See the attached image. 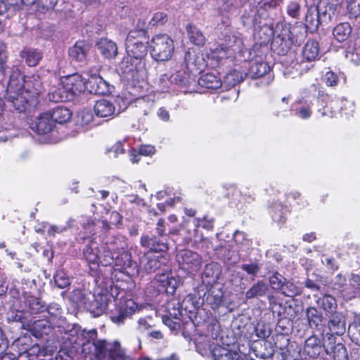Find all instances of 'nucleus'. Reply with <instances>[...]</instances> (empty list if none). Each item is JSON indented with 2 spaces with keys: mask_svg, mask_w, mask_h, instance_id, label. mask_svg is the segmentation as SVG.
Here are the masks:
<instances>
[{
  "mask_svg": "<svg viewBox=\"0 0 360 360\" xmlns=\"http://www.w3.org/2000/svg\"><path fill=\"white\" fill-rule=\"evenodd\" d=\"M167 21V15L163 12H157L154 13L149 24L152 26L162 25Z\"/></svg>",
  "mask_w": 360,
  "mask_h": 360,
  "instance_id": "nucleus-57",
  "label": "nucleus"
},
{
  "mask_svg": "<svg viewBox=\"0 0 360 360\" xmlns=\"http://www.w3.org/2000/svg\"><path fill=\"white\" fill-rule=\"evenodd\" d=\"M308 324L311 329H318L323 322V316L316 307H309L305 311Z\"/></svg>",
  "mask_w": 360,
  "mask_h": 360,
  "instance_id": "nucleus-28",
  "label": "nucleus"
},
{
  "mask_svg": "<svg viewBox=\"0 0 360 360\" xmlns=\"http://www.w3.org/2000/svg\"><path fill=\"white\" fill-rule=\"evenodd\" d=\"M7 86L4 90L6 98L12 103L20 112L26 110V104L32 103L41 92L42 83L39 77L33 76L25 80L24 76L15 66L8 70Z\"/></svg>",
  "mask_w": 360,
  "mask_h": 360,
  "instance_id": "nucleus-1",
  "label": "nucleus"
},
{
  "mask_svg": "<svg viewBox=\"0 0 360 360\" xmlns=\"http://www.w3.org/2000/svg\"><path fill=\"white\" fill-rule=\"evenodd\" d=\"M235 242L241 246H249L250 245V240L247 238L245 233L236 231L233 235Z\"/></svg>",
  "mask_w": 360,
  "mask_h": 360,
  "instance_id": "nucleus-59",
  "label": "nucleus"
},
{
  "mask_svg": "<svg viewBox=\"0 0 360 360\" xmlns=\"http://www.w3.org/2000/svg\"><path fill=\"white\" fill-rule=\"evenodd\" d=\"M22 57L25 58V62L29 66L34 67L36 66L42 58V54L37 50L29 49L23 52Z\"/></svg>",
  "mask_w": 360,
  "mask_h": 360,
  "instance_id": "nucleus-43",
  "label": "nucleus"
},
{
  "mask_svg": "<svg viewBox=\"0 0 360 360\" xmlns=\"http://www.w3.org/2000/svg\"><path fill=\"white\" fill-rule=\"evenodd\" d=\"M48 97L49 101L54 103L71 101V94L67 93L62 83H58L57 86H52L49 90Z\"/></svg>",
  "mask_w": 360,
  "mask_h": 360,
  "instance_id": "nucleus-26",
  "label": "nucleus"
},
{
  "mask_svg": "<svg viewBox=\"0 0 360 360\" xmlns=\"http://www.w3.org/2000/svg\"><path fill=\"white\" fill-rule=\"evenodd\" d=\"M110 296L115 302V309L110 316L111 321L117 324H121L130 317L137 309V304L131 299L124 297L125 292L117 285H111Z\"/></svg>",
  "mask_w": 360,
  "mask_h": 360,
  "instance_id": "nucleus-3",
  "label": "nucleus"
},
{
  "mask_svg": "<svg viewBox=\"0 0 360 360\" xmlns=\"http://www.w3.org/2000/svg\"><path fill=\"white\" fill-rule=\"evenodd\" d=\"M349 283L350 285L354 288V292L356 295H360V276L352 274L349 279Z\"/></svg>",
  "mask_w": 360,
  "mask_h": 360,
  "instance_id": "nucleus-64",
  "label": "nucleus"
},
{
  "mask_svg": "<svg viewBox=\"0 0 360 360\" xmlns=\"http://www.w3.org/2000/svg\"><path fill=\"white\" fill-rule=\"evenodd\" d=\"M287 13L292 18H298L300 13V4L296 1L290 2L287 6Z\"/></svg>",
  "mask_w": 360,
  "mask_h": 360,
  "instance_id": "nucleus-58",
  "label": "nucleus"
},
{
  "mask_svg": "<svg viewBox=\"0 0 360 360\" xmlns=\"http://www.w3.org/2000/svg\"><path fill=\"white\" fill-rule=\"evenodd\" d=\"M221 273V269L217 262H210L205 266L201 275L202 283L205 288L217 284V282Z\"/></svg>",
  "mask_w": 360,
  "mask_h": 360,
  "instance_id": "nucleus-11",
  "label": "nucleus"
},
{
  "mask_svg": "<svg viewBox=\"0 0 360 360\" xmlns=\"http://www.w3.org/2000/svg\"><path fill=\"white\" fill-rule=\"evenodd\" d=\"M348 333L351 340L360 346V323L353 322L349 326Z\"/></svg>",
  "mask_w": 360,
  "mask_h": 360,
  "instance_id": "nucleus-50",
  "label": "nucleus"
},
{
  "mask_svg": "<svg viewBox=\"0 0 360 360\" xmlns=\"http://www.w3.org/2000/svg\"><path fill=\"white\" fill-rule=\"evenodd\" d=\"M163 260L165 261L166 258L162 256L158 257L151 253L146 254L141 257L140 265L143 270L148 274H150L160 268L164 263Z\"/></svg>",
  "mask_w": 360,
  "mask_h": 360,
  "instance_id": "nucleus-15",
  "label": "nucleus"
},
{
  "mask_svg": "<svg viewBox=\"0 0 360 360\" xmlns=\"http://www.w3.org/2000/svg\"><path fill=\"white\" fill-rule=\"evenodd\" d=\"M158 281L167 294L173 295L175 292L178 285V281L176 278L169 277L168 274H162L159 276Z\"/></svg>",
  "mask_w": 360,
  "mask_h": 360,
  "instance_id": "nucleus-37",
  "label": "nucleus"
},
{
  "mask_svg": "<svg viewBox=\"0 0 360 360\" xmlns=\"http://www.w3.org/2000/svg\"><path fill=\"white\" fill-rule=\"evenodd\" d=\"M54 123L49 113L41 114L37 121L32 124V129L39 134L49 133L53 127Z\"/></svg>",
  "mask_w": 360,
  "mask_h": 360,
  "instance_id": "nucleus-17",
  "label": "nucleus"
},
{
  "mask_svg": "<svg viewBox=\"0 0 360 360\" xmlns=\"http://www.w3.org/2000/svg\"><path fill=\"white\" fill-rule=\"evenodd\" d=\"M198 295L199 299H202V303L205 301L212 308H216L220 306L223 302L224 291L221 286L216 284L206 288L205 291L198 290Z\"/></svg>",
  "mask_w": 360,
  "mask_h": 360,
  "instance_id": "nucleus-6",
  "label": "nucleus"
},
{
  "mask_svg": "<svg viewBox=\"0 0 360 360\" xmlns=\"http://www.w3.org/2000/svg\"><path fill=\"white\" fill-rule=\"evenodd\" d=\"M127 56L119 65L120 70L127 80L139 82L146 76V56L148 46L141 40L125 42Z\"/></svg>",
  "mask_w": 360,
  "mask_h": 360,
  "instance_id": "nucleus-2",
  "label": "nucleus"
},
{
  "mask_svg": "<svg viewBox=\"0 0 360 360\" xmlns=\"http://www.w3.org/2000/svg\"><path fill=\"white\" fill-rule=\"evenodd\" d=\"M167 309L169 316L177 321H180L184 316V312H186V309H183L180 302L176 300L169 301Z\"/></svg>",
  "mask_w": 360,
  "mask_h": 360,
  "instance_id": "nucleus-39",
  "label": "nucleus"
},
{
  "mask_svg": "<svg viewBox=\"0 0 360 360\" xmlns=\"http://www.w3.org/2000/svg\"><path fill=\"white\" fill-rule=\"evenodd\" d=\"M352 32V27L348 22L338 25L333 29V36L340 42L345 41Z\"/></svg>",
  "mask_w": 360,
  "mask_h": 360,
  "instance_id": "nucleus-40",
  "label": "nucleus"
},
{
  "mask_svg": "<svg viewBox=\"0 0 360 360\" xmlns=\"http://www.w3.org/2000/svg\"><path fill=\"white\" fill-rule=\"evenodd\" d=\"M94 350L96 357L100 360L106 358L108 360H136L127 354L125 349L117 340L108 342L105 340H100L96 343Z\"/></svg>",
  "mask_w": 360,
  "mask_h": 360,
  "instance_id": "nucleus-4",
  "label": "nucleus"
},
{
  "mask_svg": "<svg viewBox=\"0 0 360 360\" xmlns=\"http://www.w3.org/2000/svg\"><path fill=\"white\" fill-rule=\"evenodd\" d=\"M7 60L6 45L4 42H0V74L3 76H5L9 70L6 65Z\"/></svg>",
  "mask_w": 360,
  "mask_h": 360,
  "instance_id": "nucleus-48",
  "label": "nucleus"
},
{
  "mask_svg": "<svg viewBox=\"0 0 360 360\" xmlns=\"http://www.w3.org/2000/svg\"><path fill=\"white\" fill-rule=\"evenodd\" d=\"M28 329L37 338L49 335L52 330L50 322L46 319L34 321L31 325H28Z\"/></svg>",
  "mask_w": 360,
  "mask_h": 360,
  "instance_id": "nucleus-21",
  "label": "nucleus"
},
{
  "mask_svg": "<svg viewBox=\"0 0 360 360\" xmlns=\"http://www.w3.org/2000/svg\"><path fill=\"white\" fill-rule=\"evenodd\" d=\"M287 212L288 208L278 202H274L269 207V212L273 220L278 224H283L285 221Z\"/></svg>",
  "mask_w": 360,
  "mask_h": 360,
  "instance_id": "nucleus-33",
  "label": "nucleus"
},
{
  "mask_svg": "<svg viewBox=\"0 0 360 360\" xmlns=\"http://www.w3.org/2000/svg\"><path fill=\"white\" fill-rule=\"evenodd\" d=\"M198 84L203 88L217 89L222 85V82L213 73H205L198 79Z\"/></svg>",
  "mask_w": 360,
  "mask_h": 360,
  "instance_id": "nucleus-30",
  "label": "nucleus"
},
{
  "mask_svg": "<svg viewBox=\"0 0 360 360\" xmlns=\"http://www.w3.org/2000/svg\"><path fill=\"white\" fill-rule=\"evenodd\" d=\"M319 48L317 41L309 40L303 47L302 56L307 61L315 60L319 55Z\"/></svg>",
  "mask_w": 360,
  "mask_h": 360,
  "instance_id": "nucleus-35",
  "label": "nucleus"
},
{
  "mask_svg": "<svg viewBox=\"0 0 360 360\" xmlns=\"http://www.w3.org/2000/svg\"><path fill=\"white\" fill-rule=\"evenodd\" d=\"M140 243L142 247L151 252H166L169 248L166 236L159 235H143Z\"/></svg>",
  "mask_w": 360,
  "mask_h": 360,
  "instance_id": "nucleus-9",
  "label": "nucleus"
},
{
  "mask_svg": "<svg viewBox=\"0 0 360 360\" xmlns=\"http://www.w3.org/2000/svg\"><path fill=\"white\" fill-rule=\"evenodd\" d=\"M117 248H119L116 243H105L102 245V252L100 256V262L103 266H110L114 262Z\"/></svg>",
  "mask_w": 360,
  "mask_h": 360,
  "instance_id": "nucleus-23",
  "label": "nucleus"
},
{
  "mask_svg": "<svg viewBox=\"0 0 360 360\" xmlns=\"http://www.w3.org/2000/svg\"><path fill=\"white\" fill-rule=\"evenodd\" d=\"M49 114L53 123L58 124L66 122L70 119L72 115L70 110L63 106H57Z\"/></svg>",
  "mask_w": 360,
  "mask_h": 360,
  "instance_id": "nucleus-34",
  "label": "nucleus"
},
{
  "mask_svg": "<svg viewBox=\"0 0 360 360\" xmlns=\"http://www.w3.org/2000/svg\"><path fill=\"white\" fill-rule=\"evenodd\" d=\"M179 257L182 262L188 265V267L192 270H198L201 265V257L197 252L192 250H184L179 254Z\"/></svg>",
  "mask_w": 360,
  "mask_h": 360,
  "instance_id": "nucleus-22",
  "label": "nucleus"
},
{
  "mask_svg": "<svg viewBox=\"0 0 360 360\" xmlns=\"http://www.w3.org/2000/svg\"><path fill=\"white\" fill-rule=\"evenodd\" d=\"M98 245L96 242L91 241L83 250V255L86 262L93 265H98L100 262V256Z\"/></svg>",
  "mask_w": 360,
  "mask_h": 360,
  "instance_id": "nucleus-32",
  "label": "nucleus"
},
{
  "mask_svg": "<svg viewBox=\"0 0 360 360\" xmlns=\"http://www.w3.org/2000/svg\"><path fill=\"white\" fill-rule=\"evenodd\" d=\"M213 218H208L205 216L202 218H195L193 220V223L195 224V229L193 230V233L192 234L190 231H188V236H186V239L190 241L193 238H197V234L198 233V229L201 226L207 230H212L213 224H214Z\"/></svg>",
  "mask_w": 360,
  "mask_h": 360,
  "instance_id": "nucleus-31",
  "label": "nucleus"
},
{
  "mask_svg": "<svg viewBox=\"0 0 360 360\" xmlns=\"http://www.w3.org/2000/svg\"><path fill=\"white\" fill-rule=\"evenodd\" d=\"M89 51V46L84 41H79L70 48L69 56L72 60L78 63H84L87 53Z\"/></svg>",
  "mask_w": 360,
  "mask_h": 360,
  "instance_id": "nucleus-16",
  "label": "nucleus"
},
{
  "mask_svg": "<svg viewBox=\"0 0 360 360\" xmlns=\"http://www.w3.org/2000/svg\"><path fill=\"white\" fill-rule=\"evenodd\" d=\"M186 30L188 38L193 44L197 46H202L205 44V37L196 26L188 24L186 26Z\"/></svg>",
  "mask_w": 360,
  "mask_h": 360,
  "instance_id": "nucleus-36",
  "label": "nucleus"
},
{
  "mask_svg": "<svg viewBox=\"0 0 360 360\" xmlns=\"http://www.w3.org/2000/svg\"><path fill=\"white\" fill-rule=\"evenodd\" d=\"M269 70L270 67L268 63L255 60L251 62L246 75L253 79L259 78L265 75Z\"/></svg>",
  "mask_w": 360,
  "mask_h": 360,
  "instance_id": "nucleus-27",
  "label": "nucleus"
},
{
  "mask_svg": "<svg viewBox=\"0 0 360 360\" xmlns=\"http://www.w3.org/2000/svg\"><path fill=\"white\" fill-rule=\"evenodd\" d=\"M101 54L107 59H112L117 55V46L113 41L104 38L101 39L96 44Z\"/></svg>",
  "mask_w": 360,
  "mask_h": 360,
  "instance_id": "nucleus-19",
  "label": "nucleus"
},
{
  "mask_svg": "<svg viewBox=\"0 0 360 360\" xmlns=\"http://www.w3.org/2000/svg\"><path fill=\"white\" fill-rule=\"evenodd\" d=\"M288 30H283L281 34H277L271 41V49L278 55H285L292 45Z\"/></svg>",
  "mask_w": 360,
  "mask_h": 360,
  "instance_id": "nucleus-14",
  "label": "nucleus"
},
{
  "mask_svg": "<svg viewBox=\"0 0 360 360\" xmlns=\"http://www.w3.org/2000/svg\"><path fill=\"white\" fill-rule=\"evenodd\" d=\"M322 347L320 339L316 335H311L305 341L304 352L309 357L316 358L321 353Z\"/></svg>",
  "mask_w": 360,
  "mask_h": 360,
  "instance_id": "nucleus-24",
  "label": "nucleus"
},
{
  "mask_svg": "<svg viewBox=\"0 0 360 360\" xmlns=\"http://www.w3.org/2000/svg\"><path fill=\"white\" fill-rule=\"evenodd\" d=\"M30 341V338L25 336L23 338H20L15 340V343L16 345H25V347L23 348L24 351L20 353L16 360H30L27 352V350L30 347V344L27 343Z\"/></svg>",
  "mask_w": 360,
  "mask_h": 360,
  "instance_id": "nucleus-53",
  "label": "nucleus"
},
{
  "mask_svg": "<svg viewBox=\"0 0 360 360\" xmlns=\"http://www.w3.org/2000/svg\"><path fill=\"white\" fill-rule=\"evenodd\" d=\"M146 34V27L144 22L139 21L137 27L129 31L128 33L125 42L136 41L140 40L142 37H144Z\"/></svg>",
  "mask_w": 360,
  "mask_h": 360,
  "instance_id": "nucleus-42",
  "label": "nucleus"
},
{
  "mask_svg": "<svg viewBox=\"0 0 360 360\" xmlns=\"http://www.w3.org/2000/svg\"><path fill=\"white\" fill-rule=\"evenodd\" d=\"M285 278L281 274L275 272L269 277V283L276 291H280L285 281Z\"/></svg>",
  "mask_w": 360,
  "mask_h": 360,
  "instance_id": "nucleus-52",
  "label": "nucleus"
},
{
  "mask_svg": "<svg viewBox=\"0 0 360 360\" xmlns=\"http://www.w3.org/2000/svg\"><path fill=\"white\" fill-rule=\"evenodd\" d=\"M91 298L88 310L94 314V316H98L107 310L109 302L111 301L106 293H98L93 295Z\"/></svg>",
  "mask_w": 360,
  "mask_h": 360,
  "instance_id": "nucleus-12",
  "label": "nucleus"
},
{
  "mask_svg": "<svg viewBox=\"0 0 360 360\" xmlns=\"http://www.w3.org/2000/svg\"><path fill=\"white\" fill-rule=\"evenodd\" d=\"M240 269L245 271L250 276L252 281L257 276L258 273L260 271V266L257 262H249L243 264L240 266Z\"/></svg>",
  "mask_w": 360,
  "mask_h": 360,
  "instance_id": "nucleus-49",
  "label": "nucleus"
},
{
  "mask_svg": "<svg viewBox=\"0 0 360 360\" xmlns=\"http://www.w3.org/2000/svg\"><path fill=\"white\" fill-rule=\"evenodd\" d=\"M82 331L83 329H82L81 326L77 324H72L68 326V328L65 333L72 338L75 337L76 339L74 340V342L76 344H79Z\"/></svg>",
  "mask_w": 360,
  "mask_h": 360,
  "instance_id": "nucleus-56",
  "label": "nucleus"
},
{
  "mask_svg": "<svg viewBox=\"0 0 360 360\" xmlns=\"http://www.w3.org/2000/svg\"><path fill=\"white\" fill-rule=\"evenodd\" d=\"M97 335L98 333L96 329L83 330L78 344L82 345V352L84 354H92L96 356L94 347L96 343L99 340H96Z\"/></svg>",
  "mask_w": 360,
  "mask_h": 360,
  "instance_id": "nucleus-13",
  "label": "nucleus"
},
{
  "mask_svg": "<svg viewBox=\"0 0 360 360\" xmlns=\"http://www.w3.org/2000/svg\"><path fill=\"white\" fill-rule=\"evenodd\" d=\"M117 270H122L131 266V255L125 251L122 247L117 248V252L113 264Z\"/></svg>",
  "mask_w": 360,
  "mask_h": 360,
  "instance_id": "nucleus-25",
  "label": "nucleus"
},
{
  "mask_svg": "<svg viewBox=\"0 0 360 360\" xmlns=\"http://www.w3.org/2000/svg\"><path fill=\"white\" fill-rule=\"evenodd\" d=\"M94 112L100 117H112L115 112V106L111 100L101 99L94 105Z\"/></svg>",
  "mask_w": 360,
  "mask_h": 360,
  "instance_id": "nucleus-20",
  "label": "nucleus"
},
{
  "mask_svg": "<svg viewBox=\"0 0 360 360\" xmlns=\"http://www.w3.org/2000/svg\"><path fill=\"white\" fill-rule=\"evenodd\" d=\"M268 291V285L263 281H258L245 292V298L247 300L259 298L265 296Z\"/></svg>",
  "mask_w": 360,
  "mask_h": 360,
  "instance_id": "nucleus-29",
  "label": "nucleus"
},
{
  "mask_svg": "<svg viewBox=\"0 0 360 360\" xmlns=\"http://www.w3.org/2000/svg\"><path fill=\"white\" fill-rule=\"evenodd\" d=\"M255 332L257 337L263 339L269 338L271 333L269 326L259 323L255 328Z\"/></svg>",
  "mask_w": 360,
  "mask_h": 360,
  "instance_id": "nucleus-60",
  "label": "nucleus"
},
{
  "mask_svg": "<svg viewBox=\"0 0 360 360\" xmlns=\"http://www.w3.org/2000/svg\"><path fill=\"white\" fill-rule=\"evenodd\" d=\"M319 13L316 9L308 10L306 17V27L307 29L316 30L319 23Z\"/></svg>",
  "mask_w": 360,
  "mask_h": 360,
  "instance_id": "nucleus-45",
  "label": "nucleus"
},
{
  "mask_svg": "<svg viewBox=\"0 0 360 360\" xmlns=\"http://www.w3.org/2000/svg\"><path fill=\"white\" fill-rule=\"evenodd\" d=\"M45 311L53 319H60L63 314V309L57 303H51L46 306Z\"/></svg>",
  "mask_w": 360,
  "mask_h": 360,
  "instance_id": "nucleus-54",
  "label": "nucleus"
},
{
  "mask_svg": "<svg viewBox=\"0 0 360 360\" xmlns=\"http://www.w3.org/2000/svg\"><path fill=\"white\" fill-rule=\"evenodd\" d=\"M54 281L59 288H65L70 285V278L63 270H58L54 275Z\"/></svg>",
  "mask_w": 360,
  "mask_h": 360,
  "instance_id": "nucleus-51",
  "label": "nucleus"
},
{
  "mask_svg": "<svg viewBox=\"0 0 360 360\" xmlns=\"http://www.w3.org/2000/svg\"><path fill=\"white\" fill-rule=\"evenodd\" d=\"M26 304L31 314H37L45 311L46 304L39 298L29 296L26 299Z\"/></svg>",
  "mask_w": 360,
  "mask_h": 360,
  "instance_id": "nucleus-41",
  "label": "nucleus"
},
{
  "mask_svg": "<svg viewBox=\"0 0 360 360\" xmlns=\"http://www.w3.org/2000/svg\"><path fill=\"white\" fill-rule=\"evenodd\" d=\"M324 80L328 86H334L338 84V77L333 72L328 71L324 76Z\"/></svg>",
  "mask_w": 360,
  "mask_h": 360,
  "instance_id": "nucleus-62",
  "label": "nucleus"
},
{
  "mask_svg": "<svg viewBox=\"0 0 360 360\" xmlns=\"http://www.w3.org/2000/svg\"><path fill=\"white\" fill-rule=\"evenodd\" d=\"M328 316V324L329 333L326 336L330 340L333 335H342L346 331V319L344 314L338 311Z\"/></svg>",
  "mask_w": 360,
  "mask_h": 360,
  "instance_id": "nucleus-8",
  "label": "nucleus"
},
{
  "mask_svg": "<svg viewBox=\"0 0 360 360\" xmlns=\"http://www.w3.org/2000/svg\"><path fill=\"white\" fill-rule=\"evenodd\" d=\"M311 109L309 104L302 105L295 110V114L296 116L301 119H309L311 115Z\"/></svg>",
  "mask_w": 360,
  "mask_h": 360,
  "instance_id": "nucleus-55",
  "label": "nucleus"
},
{
  "mask_svg": "<svg viewBox=\"0 0 360 360\" xmlns=\"http://www.w3.org/2000/svg\"><path fill=\"white\" fill-rule=\"evenodd\" d=\"M86 90L91 94L104 95L110 92V84L99 75H90L89 78L86 81Z\"/></svg>",
  "mask_w": 360,
  "mask_h": 360,
  "instance_id": "nucleus-10",
  "label": "nucleus"
},
{
  "mask_svg": "<svg viewBox=\"0 0 360 360\" xmlns=\"http://www.w3.org/2000/svg\"><path fill=\"white\" fill-rule=\"evenodd\" d=\"M8 319L10 321L21 323L22 326H24L25 323V318L22 311H12L10 314H8Z\"/></svg>",
  "mask_w": 360,
  "mask_h": 360,
  "instance_id": "nucleus-61",
  "label": "nucleus"
},
{
  "mask_svg": "<svg viewBox=\"0 0 360 360\" xmlns=\"http://www.w3.org/2000/svg\"><path fill=\"white\" fill-rule=\"evenodd\" d=\"M171 84H176L179 86H187L189 84V78L185 71H177L169 77Z\"/></svg>",
  "mask_w": 360,
  "mask_h": 360,
  "instance_id": "nucleus-44",
  "label": "nucleus"
},
{
  "mask_svg": "<svg viewBox=\"0 0 360 360\" xmlns=\"http://www.w3.org/2000/svg\"><path fill=\"white\" fill-rule=\"evenodd\" d=\"M340 110L346 117L352 116L354 110V104L352 101H346L341 106Z\"/></svg>",
  "mask_w": 360,
  "mask_h": 360,
  "instance_id": "nucleus-63",
  "label": "nucleus"
},
{
  "mask_svg": "<svg viewBox=\"0 0 360 360\" xmlns=\"http://www.w3.org/2000/svg\"><path fill=\"white\" fill-rule=\"evenodd\" d=\"M280 292L287 297H295L300 293V289L291 281L285 279Z\"/></svg>",
  "mask_w": 360,
  "mask_h": 360,
  "instance_id": "nucleus-47",
  "label": "nucleus"
},
{
  "mask_svg": "<svg viewBox=\"0 0 360 360\" xmlns=\"http://www.w3.org/2000/svg\"><path fill=\"white\" fill-rule=\"evenodd\" d=\"M68 94H71V101L86 90V79L79 74L69 75L62 82Z\"/></svg>",
  "mask_w": 360,
  "mask_h": 360,
  "instance_id": "nucleus-7",
  "label": "nucleus"
},
{
  "mask_svg": "<svg viewBox=\"0 0 360 360\" xmlns=\"http://www.w3.org/2000/svg\"><path fill=\"white\" fill-rule=\"evenodd\" d=\"M91 297H94V295L91 292L78 289L73 291V300L76 302L78 305L82 306L87 309Z\"/></svg>",
  "mask_w": 360,
  "mask_h": 360,
  "instance_id": "nucleus-38",
  "label": "nucleus"
},
{
  "mask_svg": "<svg viewBox=\"0 0 360 360\" xmlns=\"http://www.w3.org/2000/svg\"><path fill=\"white\" fill-rule=\"evenodd\" d=\"M243 81V74L237 70L230 72L224 79V83L227 86H233Z\"/></svg>",
  "mask_w": 360,
  "mask_h": 360,
  "instance_id": "nucleus-46",
  "label": "nucleus"
},
{
  "mask_svg": "<svg viewBox=\"0 0 360 360\" xmlns=\"http://www.w3.org/2000/svg\"><path fill=\"white\" fill-rule=\"evenodd\" d=\"M149 48L154 60L167 61L171 59L174 53V41L167 34H157L151 39Z\"/></svg>",
  "mask_w": 360,
  "mask_h": 360,
  "instance_id": "nucleus-5",
  "label": "nucleus"
},
{
  "mask_svg": "<svg viewBox=\"0 0 360 360\" xmlns=\"http://www.w3.org/2000/svg\"><path fill=\"white\" fill-rule=\"evenodd\" d=\"M314 297H316L317 307L325 311L326 316L338 312V304L334 297L330 295H323L321 297L315 295Z\"/></svg>",
  "mask_w": 360,
  "mask_h": 360,
  "instance_id": "nucleus-18",
  "label": "nucleus"
}]
</instances>
